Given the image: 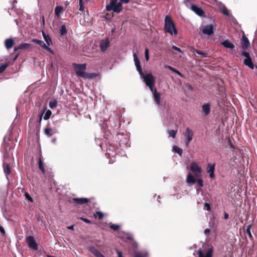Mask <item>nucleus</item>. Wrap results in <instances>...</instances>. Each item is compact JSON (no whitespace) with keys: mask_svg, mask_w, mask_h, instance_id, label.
<instances>
[{"mask_svg":"<svg viewBox=\"0 0 257 257\" xmlns=\"http://www.w3.org/2000/svg\"><path fill=\"white\" fill-rule=\"evenodd\" d=\"M133 57L135 66L137 68V71L139 73V74L141 77L143 78L144 81L145 82L146 85L149 87L150 90L153 91V89H154V86L155 83V77L151 73H148L147 74H144L141 68L140 60L136 53L133 54Z\"/></svg>","mask_w":257,"mask_h":257,"instance_id":"obj_1","label":"nucleus"},{"mask_svg":"<svg viewBox=\"0 0 257 257\" xmlns=\"http://www.w3.org/2000/svg\"><path fill=\"white\" fill-rule=\"evenodd\" d=\"M73 65L75 74L78 77L83 79H92L96 76V74L94 73H88L85 72L86 69V64L74 63Z\"/></svg>","mask_w":257,"mask_h":257,"instance_id":"obj_2","label":"nucleus"},{"mask_svg":"<svg viewBox=\"0 0 257 257\" xmlns=\"http://www.w3.org/2000/svg\"><path fill=\"white\" fill-rule=\"evenodd\" d=\"M164 31L172 37H176L178 33L175 24L170 16L167 15L165 18Z\"/></svg>","mask_w":257,"mask_h":257,"instance_id":"obj_3","label":"nucleus"},{"mask_svg":"<svg viewBox=\"0 0 257 257\" xmlns=\"http://www.w3.org/2000/svg\"><path fill=\"white\" fill-rule=\"evenodd\" d=\"M106 10L119 13L122 10V4L118 0H111L109 5L106 6Z\"/></svg>","mask_w":257,"mask_h":257,"instance_id":"obj_4","label":"nucleus"},{"mask_svg":"<svg viewBox=\"0 0 257 257\" xmlns=\"http://www.w3.org/2000/svg\"><path fill=\"white\" fill-rule=\"evenodd\" d=\"M196 180L192 174L189 173L186 178V182L189 186H192L195 183H197V186L199 188H201L203 186V183L202 179L200 178H197Z\"/></svg>","mask_w":257,"mask_h":257,"instance_id":"obj_5","label":"nucleus"},{"mask_svg":"<svg viewBox=\"0 0 257 257\" xmlns=\"http://www.w3.org/2000/svg\"><path fill=\"white\" fill-rule=\"evenodd\" d=\"M190 169L194 174L195 178L201 177L202 168L196 162H193L190 164Z\"/></svg>","mask_w":257,"mask_h":257,"instance_id":"obj_6","label":"nucleus"},{"mask_svg":"<svg viewBox=\"0 0 257 257\" xmlns=\"http://www.w3.org/2000/svg\"><path fill=\"white\" fill-rule=\"evenodd\" d=\"M200 29L204 34L211 36L214 34L215 27L212 24H209L201 26Z\"/></svg>","mask_w":257,"mask_h":257,"instance_id":"obj_7","label":"nucleus"},{"mask_svg":"<svg viewBox=\"0 0 257 257\" xmlns=\"http://www.w3.org/2000/svg\"><path fill=\"white\" fill-rule=\"evenodd\" d=\"M26 242L28 247L32 250L38 249V244L37 243L34 237L32 236H28L25 239Z\"/></svg>","mask_w":257,"mask_h":257,"instance_id":"obj_8","label":"nucleus"},{"mask_svg":"<svg viewBox=\"0 0 257 257\" xmlns=\"http://www.w3.org/2000/svg\"><path fill=\"white\" fill-rule=\"evenodd\" d=\"M193 131L189 127H187L184 134L185 143L186 146H188L193 139Z\"/></svg>","mask_w":257,"mask_h":257,"instance_id":"obj_9","label":"nucleus"},{"mask_svg":"<svg viewBox=\"0 0 257 257\" xmlns=\"http://www.w3.org/2000/svg\"><path fill=\"white\" fill-rule=\"evenodd\" d=\"M213 252L212 248H208L205 253L201 249H199L198 250V254L199 257H212Z\"/></svg>","mask_w":257,"mask_h":257,"instance_id":"obj_10","label":"nucleus"},{"mask_svg":"<svg viewBox=\"0 0 257 257\" xmlns=\"http://www.w3.org/2000/svg\"><path fill=\"white\" fill-rule=\"evenodd\" d=\"M151 91L153 93L154 99L155 103H156L157 105H160V104H161L160 93L157 91L156 88L153 89V91Z\"/></svg>","mask_w":257,"mask_h":257,"instance_id":"obj_11","label":"nucleus"},{"mask_svg":"<svg viewBox=\"0 0 257 257\" xmlns=\"http://www.w3.org/2000/svg\"><path fill=\"white\" fill-rule=\"evenodd\" d=\"M190 9L200 17H202L204 15V13L203 10L193 4L191 5Z\"/></svg>","mask_w":257,"mask_h":257,"instance_id":"obj_12","label":"nucleus"},{"mask_svg":"<svg viewBox=\"0 0 257 257\" xmlns=\"http://www.w3.org/2000/svg\"><path fill=\"white\" fill-rule=\"evenodd\" d=\"M32 41L37 43L39 46L46 49L47 51L51 53H53L52 49L49 47H48V46H47L43 41L38 39H33Z\"/></svg>","mask_w":257,"mask_h":257,"instance_id":"obj_13","label":"nucleus"},{"mask_svg":"<svg viewBox=\"0 0 257 257\" xmlns=\"http://www.w3.org/2000/svg\"><path fill=\"white\" fill-rule=\"evenodd\" d=\"M109 46V42L107 38L100 41V48L102 51H105Z\"/></svg>","mask_w":257,"mask_h":257,"instance_id":"obj_14","label":"nucleus"},{"mask_svg":"<svg viewBox=\"0 0 257 257\" xmlns=\"http://www.w3.org/2000/svg\"><path fill=\"white\" fill-rule=\"evenodd\" d=\"M88 250L96 257H105L97 249L93 246H90Z\"/></svg>","mask_w":257,"mask_h":257,"instance_id":"obj_15","label":"nucleus"},{"mask_svg":"<svg viewBox=\"0 0 257 257\" xmlns=\"http://www.w3.org/2000/svg\"><path fill=\"white\" fill-rule=\"evenodd\" d=\"M218 7L221 11V12L226 16H230V13L226 7L221 2H218L217 4Z\"/></svg>","mask_w":257,"mask_h":257,"instance_id":"obj_16","label":"nucleus"},{"mask_svg":"<svg viewBox=\"0 0 257 257\" xmlns=\"http://www.w3.org/2000/svg\"><path fill=\"white\" fill-rule=\"evenodd\" d=\"M73 202L78 204H83L89 202V199L86 198H73Z\"/></svg>","mask_w":257,"mask_h":257,"instance_id":"obj_17","label":"nucleus"},{"mask_svg":"<svg viewBox=\"0 0 257 257\" xmlns=\"http://www.w3.org/2000/svg\"><path fill=\"white\" fill-rule=\"evenodd\" d=\"M208 171L207 172L209 174V176L211 178H214V170H215V165L214 164H208Z\"/></svg>","mask_w":257,"mask_h":257,"instance_id":"obj_18","label":"nucleus"},{"mask_svg":"<svg viewBox=\"0 0 257 257\" xmlns=\"http://www.w3.org/2000/svg\"><path fill=\"white\" fill-rule=\"evenodd\" d=\"M221 44L225 48L233 49L234 48V45L228 40H226L223 42H221Z\"/></svg>","mask_w":257,"mask_h":257,"instance_id":"obj_19","label":"nucleus"},{"mask_svg":"<svg viewBox=\"0 0 257 257\" xmlns=\"http://www.w3.org/2000/svg\"><path fill=\"white\" fill-rule=\"evenodd\" d=\"M31 46V45L29 43H22L19 45L18 47H15L14 49L15 51H17L19 49L26 50L29 49Z\"/></svg>","mask_w":257,"mask_h":257,"instance_id":"obj_20","label":"nucleus"},{"mask_svg":"<svg viewBox=\"0 0 257 257\" xmlns=\"http://www.w3.org/2000/svg\"><path fill=\"white\" fill-rule=\"evenodd\" d=\"M243 63L251 69L253 70L254 69V65L250 57L245 58L243 61Z\"/></svg>","mask_w":257,"mask_h":257,"instance_id":"obj_21","label":"nucleus"},{"mask_svg":"<svg viewBox=\"0 0 257 257\" xmlns=\"http://www.w3.org/2000/svg\"><path fill=\"white\" fill-rule=\"evenodd\" d=\"M3 168H4V173H5L7 179H8V176L11 173V169L10 167V165L8 163L7 164L4 163Z\"/></svg>","mask_w":257,"mask_h":257,"instance_id":"obj_22","label":"nucleus"},{"mask_svg":"<svg viewBox=\"0 0 257 257\" xmlns=\"http://www.w3.org/2000/svg\"><path fill=\"white\" fill-rule=\"evenodd\" d=\"M202 110L205 115H208L210 111V105L208 103L204 104L202 106Z\"/></svg>","mask_w":257,"mask_h":257,"instance_id":"obj_23","label":"nucleus"},{"mask_svg":"<svg viewBox=\"0 0 257 257\" xmlns=\"http://www.w3.org/2000/svg\"><path fill=\"white\" fill-rule=\"evenodd\" d=\"M42 35L46 43V45L49 47L52 43V41L51 38L49 37V35H46L43 31H42Z\"/></svg>","mask_w":257,"mask_h":257,"instance_id":"obj_24","label":"nucleus"},{"mask_svg":"<svg viewBox=\"0 0 257 257\" xmlns=\"http://www.w3.org/2000/svg\"><path fill=\"white\" fill-rule=\"evenodd\" d=\"M14 40L12 39H8L5 41V46L8 49L12 48L14 45Z\"/></svg>","mask_w":257,"mask_h":257,"instance_id":"obj_25","label":"nucleus"},{"mask_svg":"<svg viewBox=\"0 0 257 257\" xmlns=\"http://www.w3.org/2000/svg\"><path fill=\"white\" fill-rule=\"evenodd\" d=\"M242 40L243 42L242 47L243 48H248L250 44L248 39L245 36H243Z\"/></svg>","mask_w":257,"mask_h":257,"instance_id":"obj_26","label":"nucleus"},{"mask_svg":"<svg viewBox=\"0 0 257 257\" xmlns=\"http://www.w3.org/2000/svg\"><path fill=\"white\" fill-rule=\"evenodd\" d=\"M62 11L63 8L62 7L57 6L55 9V14L58 17L59 15L62 13Z\"/></svg>","mask_w":257,"mask_h":257,"instance_id":"obj_27","label":"nucleus"},{"mask_svg":"<svg viewBox=\"0 0 257 257\" xmlns=\"http://www.w3.org/2000/svg\"><path fill=\"white\" fill-rule=\"evenodd\" d=\"M173 151L178 154L180 156H181L183 153L182 150L177 146H174L173 147Z\"/></svg>","mask_w":257,"mask_h":257,"instance_id":"obj_28","label":"nucleus"},{"mask_svg":"<svg viewBox=\"0 0 257 257\" xmlns=\"http://www.w3.org/2000/svg\"><path fill=\"white\" fill-rule=\"evenodd\" d=\"M148 253L147 252L145 251L143 252H137L135 254V257H147Z\"/></svg>","mask_w":257,"mask_h":257,"instance_id":"obj_29","label":"nucleus"},{"mask_svg":"<svg viewBox=\"0 0 257 257\" xmlns=\"http://www.w3.org/2000/svg\"><path fill=\"white\" fill-rule=\"evenodd\" d=\"M57 102L56 100H54L49 102V107L53 109L57 106Z\"/></svg>","mask_w":257,"mask_h":257,"instance_id":"obj_30","label":"nucleus"},{"mask_svg":"<svg viewBox=\"0 0 257 257\" xmlns=\"http://www.w3.org/2000/svg\"><path fill=\"white\" fill-rule=\"evenodd\" d=\"M193 51H194V52H195L197 54L201 55L203 57H206L208 56L207 53H204V52L199 51L198 50L193 49Z\"/></svg>","mask_w":257,"mask_h":257,"instance_id":"obj_31","label":"nucleus"},{"mask_svg":"<svg viewBox=\"0 0 257 257\" xmlns=\"http://www.w3.org/2000/svg\"><path fill=\"white\" fill-rule=\"evenodd\" d=\"M251 225H249L247 226V228H246V232L247 233L248 236H249V237L252 239H253V236L252 235V234L251 233V231H250V228H251Z\"/></svg>","mask_w":257,"mask_h":257,"instance_id":"obj_32","label":"nucleus"},{"mask_svg":"<svg viewBox=\"0 0 257 257\" xmlns=\"http://www.w3.org/2000/svg\"><path fill=\"white\" fill-rule=\"evenodd\" d=\"M67 33L66 27L65 25H62L60 29V34L61 35H64Z\"/></svg>","mask_w":257,"mask_h":257,"instance_id":"obj_33","label":"nucleus"},{"mask_svg":"<svg viewBox=\"0 0 257 257\" xmlns=\"http://www.w3.org/2000/svg\"><path fill=\"white\" fill-rule=\"evenodd\" d=\"M39 168L40 170L42 172V173H44L45 169H44V165H43V162H42V161L40 159L39 160Z\"/></svg>","mask_w":257,"mask_h":257,"instance_id":"obj_34","label":"nucleus"},{"mask_svg":"<svg viewBox=\"0 0 257 257\" xmlns=\"http://www.w3.org/2000/svg\"><path fill=\"white\" fill-rule=\"evenodd\" d=\"M51 113H52V112H51V111L50 110H47L46 112V113H45V115L44 116V119L45 120L48 119L50 118V116L51 115Z\"/></svg>","mask_w":257,"mask_h":257,"instance_id":"obj_35","label":"nucleus"},{"mask_svg":"<svg viewBox=\"0 0 257 257\" xmlns=\"http://www.w3.org/2000/svg\"><path fill=\"white\" fill-rule=\"evenodd\" d=\"M168 134L173 138H175L177 134V131L170 130L168 131Z\"/></svg>","mask_w":257,"mask_h":257,"instance_id":"obj_36","label":"nucleus"},{"mask_svg":"<svg viewBox=\"0 0 257 257\" xmlns=\"http://www.w3.org/2000/svg\"><path fill=\"white\" fill-rule=\"evenodd\" d=\"M145 56L146 60L148 61L149 60L150 57H149V50L148 48H146L145 51Z\"/></svg>","mask_w":257,"mask_h":257,"instance_id":"obj_37","label":"nucleus"},{"mask_svg":"<svg viewBox=\"0 0 257 257\" xmlns=\"http://www.w3.org/2000/svg\"><path fill=\"white\" fill-rule=\"evenodd\" d=\"M8 64H4L0 66V73L4 72L8 67Z\"/></svg>","mask_w":257,"mask_h":257,"instance_id":"obj_38","label":"nucleus"},{"mask_svg":"<svg viewBox=\"0 0 257 257\" xmlns=\"http://www.w3.org/2000/svg\"><path fill=\"white\" fill-rule=\"evenodd\" d=\"M167 68H168L171 71L176 72L179 75H180V76H182V74L179 71H178V70H176L175 69H174V68L172 67L171 66H168Z\"/></svg>","mask_w":257,"mask_h":257,"instance_id":"obj_39","label":"nucleus"},{"mask_svg":"<svg viewBox=\"0 0 257 257\" xmlns=\"http://www.w3.org/2000/svg\"><path fill=\"white\" fill-rule=\"evenodd\" d=\"M25 196L26 198L31 202H33V198L30 196V195L28 193H25Z\"/></svg>","mask_w":257,"mask_h":257,"instance_id":"obj_40","label":"nucleus"},{"mask_svg":"<svg viewBox=\"0 0 257 257\" xmlns=\"http://www.w3.org/2000/svg\"><path fill=\"white\" fill-rule=\"evenodd\" d=\"M172 49H173V50L176 51L177 52H180V53H184V52L179 48L175 46H173L172 47Z\"/></svg>","mask_w":257,"mask_h":257,"instance_id":"obj_41","label":"nucleus"},{"mask_svg":"<svg viewBox=\"0 0 257 257\" xmlns=\"http://www.w3.org/2000/svg\"><path fill=\"white\" fill-rule=\"evenodd\" d=\"M110 228L114 231L118 229L119 226L117 224H112L110 225Z\"/></svg>","mask_w":257,"mask_h":257,"instance_id":"obj_42","label":"nucleus"},{"mask_svg":"<svg viewBox=\"0 0 257 257\" xmlns=\"http://www.w3.org/2000/svg\"><path fill=\"white\" fill-rule=\"evenodd\" d=\"M96 214H97L98 219H101L103 217V214L102 212L100 211H97L96 212Z\"/></svg>","mask_w":257,"mask_h":257,"instance_id":"obj_43","label":"nucleus"},{"mask_svg":"<svg viewBox=\"0 0 257 257\" xmlns=\"http://www.w3.org/2000/svg\"><path fill=\"white\" fill-rule=\"evenodd\" d=\"M51 130L49 128H46L45 129V133L46 135L50 136H51V134H50Z\"/></svg>","mask_w":257,"mask_h":257,"instance_id":"obj_44","label":"nucleus"},{"mask_svg":"<svg viewBox=\"0 0 257 257\" xmlns=\"http://www.w3.org/2000/svg\"><path fill=\"white\" fill-rule=\"evenodd\" d=\"M242 55H243L245 58L250 57L249 53L246 51H243L242 52Z\"/></svg>","mask_w":257,"mask_h":257,"instance_id":"obj_45","label":"nucleus"},{"mask_svg":"<svg viewBox=\"0 0 257 257\" xmlns=\"http://www.w3.org/2000/svg\"><path fill=\"white\" fill-rule=\"evenodd\" d=\"M79 5H80L79 10L83 11L84 7L82 5V0H79Z\"/></svg>","mask_w":257,"mask_h":257,"instance_id":"obj_46","label":"nucleus"},{"mask_svg":"<svg viewBox=\"0 0 257 257\" xmlns=\"http://www.w3.org/2000/svg\"><path fill=\"white\" fill-rule=\"evenodd\" d=\"M185 86L188 90L191 91L193 89V87L189 84H186Z\"/></svg>","mask_w":257,"mask_h":257,"instance_id":"obj_47","label":"nucleus"},{"mask_svg":"<svg viewBox=\"0 0 257 257\" xmlns=\"http://www.w3.org/2000/svg\"><path fill=\"white\" fill-rule=\"evenodd\" d=\"M0 232L2 233L3 235L4 236L6 234V232L4 227L2 226H0Z\"/></svg>","mask_w":257,"mask_h":257,"instance_id":"obj_48","label":"nucleus"},{"mask_svg":"<svg viewBox=\"0 0 257 257\" xmlns=\"http://www.w3.org/2000/svg\"><path fill=\"white\" fill-rule=\"evenodd\" d=\"M229 17H230V20L233 23L235 24L237 23L236 19L232 15H230V16Z\"/></svg>","mask_w":257,"mask_h":257,"instance_id":"obj_49","label":"nucleus"},{"mask_svg":"<svg viewBox=\"0 0 257 257\" xmlns=\"http://www.w3.org/2000/svg\"><path fill=\"white\" fill-rule=\"evenodd\" d=\"M81 220H82V221H83L84 222L87 223H90V221L87 219V218H81Z\"/></svg>","mask_w":257,"mask_h":257,"instance_id":"obj_50","label":"nucleus"},{"mask_svg":"<svg viewBox=\"0 0 257 257\" xmlns=\"http://www.w3.org/2000/svg\"><path fill=\"white\" fill-rule=\"evenodd\" d=\"M204 205H205V206L206 207L207 210L208 211H209L210 210V209H211L210 206L209 204L208 203H205Z\"/></svg>","mask_w":257,"mask_h":257,"instance_id":"obj_51","label":"nucleus"},{"mask_svg":"<svg viewBox=\"0 0 257 257\" xmlns=\"http://www.w3.org/2000/svg\"><path fill=\"white\" fill-rule=\"evenodd\" d=\"M116 252L117 253V255H118V257H123L122 255V254H121V251H120L119 250H116Z\"/></svg>","mask_w":257,"mask_h":257,"instance_id":"obj_52","label":"nucleus"},{"mask_svg":"<svg viewBox=\"0 0 257 257\" xmlns=\"http://www.w3.org/2000/svg\"><path fill=\"white\" fill-rule=\"evenodd\" d=\"M210 232V229H209V228H206L204 230V233H205V234L209 233Z\"/></svg>","mask_w":257,"mask_h":257,"instance_id":"obj_53","label":"nucleus"},{"mask_svg":"<svg viewBox=\"0 0 257 257\" xmlns=\"http://www.w3.org/2000/svg\"><path fill=\"white\" fill-rule=\"evenodd\" d=\"M74 225H70V226H68L67 227V228L68 229H70V230H73L74 229Z\"/></svg>","mask_w":257,"mask_h":257,"instance_id":"obj_54","label":"nucleus"},{"mask_svg":"<svg viewBox=\"0 0 257 257\" xmlns=\"http://www.w3.org/2000/svg\"><path fill=\"white\" fill-rule=\"evenodd\" d=\"M120 3H125V4H127L130 0H120Z\"/></svg>","mask_w":257,"mask_h":257,"instance_id":"obj_55","label":"nucleus"},{"mask_svg":"<svg viewBox=\"0 0 257 257\" xmlns=\"http://www.w3.org/2000/svg\"><path fill=\"white\" fill-rule=\"evenodd\" d=\"M228 214H227V213H225L224 214V218L225 219H228Z\"/></svg>","mask_w":257,"mask_h":257,"instance_id":"obj_56","label":"nucleus"},{"mask_svg":"<svg viewBox=\"0 0 257 257\" xmlns=\"http://www.w3.org/2000/svg\"><path fill=\"white\" fill-rule=\"evenodd\" d=\"M42 120V115L41 116L40 118V121H41Z\"/></svg>","mask_w":257,"mask_h":257,"instance_id":"obj_57","label":"nucleus"}]
</instances>
